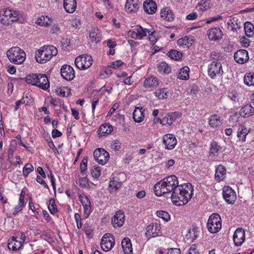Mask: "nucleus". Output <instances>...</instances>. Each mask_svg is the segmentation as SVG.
Returning a JSON list of instances; mask_svg holds the SVG:
<instances>
[{
  "label": "nucleus",
  "mask_w": 254,
  "mask_h": 254,
  "mask_svg": "<svg viewBox=\"0 0 254 254\" xmlns=\"http://www.w3.org/2000/svg\"><path fill=\"white\" fill-rule=\"evenodd\" d=\"M193 191V187L190 183L180 185L171 194L172 202L178 206L187 204L192 197Z\"/></svg>",
  "instance_id": "obj_1"
},
{
  "label": "nucleus",
  "mask_w": 254,
  "mask_h": 254,
  "mask_svg": "<svg viewBox=\"0 0 254 254\" xmlns=\"http://www.w3.org/2000/svg\"><path fill=\"white\" fill-rule=\"evenodd\" d=\"M179 186L177 177L171 175L155 184L154 191L156 195L159 196L170 192L172 193Z\"/></svg>",
  "instance_id": "obj_2"
},
{
  "label": "nucleus",
  "mask_w": 254,
  "mask_h": 254,
  "mask_svg": "<svg viewBox=\"0 0 254 254\" xmlns=\"http://www.w3.org/2000/svg\"><path fill=\"white\" fill-rule=\"evenodd\" d=\"M57 53L58 50L54 46L45 45L35 52V58L37 62L44 64Z\"/></svg>",
  "instance_id": "obj_3"
},
{
  "label": "nucleus",
  "mask_w": 254,
  "mask_h": 254,
  "mask_svg": "<svg viewBox=\"0 0 254 254\" xmlns=\"http://www.w3.org/2000/svg\"><path fill=\"white\" fill-rule=\"evenodd\" d=\"M25 81L27 83L36 86L43 90H47L50 87V82L45 74H29L26 77Z\"/></svg>",
  "instance_id": "obj_4"
},
{
  "label": "nucleus",
  "mask_w": 254,
  "mask_h": 254,
  "mask_svg": "<svg viewBox=\"0 0 254 254\" xmlns=\"http://www.w3.org/2000/svg\"><path fill=\"white\" fill-rule=\"evenodd\" d=\"M9 61L16 64L23 63L26 59V54L24 51L18 47H13L6 52Z\"/></svg>",
  "instance_id": "obj_5"
},
{
  "label": "nucleus",
  "mask_w": 254,
  "mask_h": 254,
  "mask_svg": "<svg viewBox=\"0 0 254 254\" xmlns=\"http://www.w3.org/2000/svg\"><path fill=\"white\" fill-rule=\"evenodd\" d=\"M207 228L211 233H216L221 228V219L218 214L213 213L209 217L207 222Z\"/></svg>",
  "instance_id": "obj_6"
},
{
  "label": "nucleus",
  "mask_w": 254,
  "mask_h": 254,
  "mask_svg": "<svg viewBox=\"0 0 254 254\" xmlns=\"http://www.w3.org/2000/svg\"><path fill=\"white\" fill-rule=\"evenodd\" d=\"M92 61V58L90 55H82L75 58L74 63L77 68L84 70L91 66Z\"/></svg>",
  "instance_id": "obj_7"
},
{
  "label": "nucleus",
  "mask_w": 254,
  "mask_h": 254,
  "mask_svg": "<svg viewBox=\"0 0 254 254\" xmlns=\"http://www.w3.org/2000/svg\"><path fill=\"white\" fill-rule=\"evenodd\" d=\"M25 235L21 232L18 234L16 237H13L11 241L8 242L7 247L9 250L16 251L19 250L25 241Z\"/></svg>",
  "instance_id": "obj_8"
},
{
  "label": "nucleus",
  "mask_w": 254,
  "mask_h": 254,
  "mask_svg": "<svg viewBox=\"0 0 254 254\" xmlns=\"http://www.w3.org/2000/svg\"><path fill=\"white\" fill-rule=\"evenodd\" d=\"M93 155L95 160L101 165L105 164L110 157L109 153L103 148L96 149Z\"/></svg>",
  "instance_id": "obj_9"
},
{
  "label": "nucleus",
  "mask_w": 254,
  "mask_h": 254,
  "mask_svg": "<svg viewBox=\"0 0 254 254\" xmlns=\"http://www.w3.org/2000/svg\"><path fill=\"white\" fill-rule=\"evenodd\" d=\"M254 114V108L251 104H247L244 106L239 111V113H235L231 118L232 119H236L237 122L238 121L239 116L244 118H249Z\"/></svg>",
  "instance_id": "obj_10"
},
{
  "label": "nucleus",
  "mask_w": 254,
  "mask_h": 254,
  "mask_svg": "<svg viewBox=\"0 0 254 254\" xmlns=\"http://www.w3.org/2000/svg\"><path fill=\"white\" fill-rule=\"evenodd\" d=\"M208 73L211 78H215L217 74L222 75L223 71L221 63L215 62L211 63L208 66Z\"/></svg>",
  "instance_id": "obj_11"
},
{
  "label": "nucleus",
  "mask_w": 254,
  "mask_h": 254,
  "mask_svg": "<svg viewBox=\"0 0 254 254\" xmlns=\"http://www.w3.org/2000/svg\"><path fill=\"white\" fill-rule=\"evenodd\" d=\"M61 74L62 77L67 81H71L75 77L73 68L68 64H64L62 66Z\"/></svg>",
  "instance_id": "obj_12"
},
{
  "label": "nucleus",
  "mask_w": 254,
  "mask_h": 254,
  "mask_svg": "<svg viewBox=\"0 0 254 254\" xmlns=\"http://www.w3.org/2000/svg\"><path fill=\"white\" fill-rule=\"evenodd\" d=\"M223 196L225 201L229 204H233L236 199L234 190L230 187L225 186L223 190Z\"/></svg>",
  "instance_id": "obj_13"
},
{
  "label": "nucleus",
  "mask_w": 254,
  "mask_h": 254,
  "mask_svg": "<svg viewBox=\"0 0 254 254\" xmlns=\"http://www.w3.org/2000/svg\"><path fill=\"white\" fill-rule=\"evenodd\" d=\"M234 58L237 63L243 64L249 60L248 52L244 49L238 50L235 53Z\"/></svg>",
  "instance_id": "obj_14"
},
{
  "label": "nucleus",
  "mask_w": 254,
  "mask_h": 254,
  "mask_svg": "<svg viewBox=\"0 0 254 254\" xmlns=\"http://www.w3.org/2000/svg\"><path fill=\"white\" fill-rule=\"evenodd\" d=\"M160 228L157 224L149 225L146 228V237L149 239L158 236L161 233Z\"/></svg>",
  "instance_id": "obj_15"
},
{
  "label": "nucleus",
  "mask_w": 254,
  "mask_h": 254,
  "mask_svg": "<svg viewBox=\"0 0 254 254\" xmlns=\"http://www.w3.org/2000/svg\"><path fill=\"white\" fill-rule=\"evenodd\" d=\"M245 233L244 230L241 228H237L233 235V241L237 246H241L245 241Z\"/></svg>",
  "instance_id": "obj_16"
},
{
  "label": "nucleus",
  "mask_w": 254,
  "mask_h": 254,
  "mask_svg": "<svg viewBox=\"0 0 254 254\" xmlns=\"http://www.w3.org/2000/svg\"><path fill=\"white\" fill-rule=\"evenodd\" d=\"M125 215L122 210L117 211L112 218V223L114 227H121L125 222Z\"/></svg>",
  "instance_id": "obj_17"
},
{
  "label": "nucleus",
  "mask_w": 254,
  "mask_h": 254,
  "mask_svg": "<svg viewBox=\"0 0 254 254\" xmlns=\"http://www.w3.org/2000/svg\"><path fill=\"white\" fill-rule=\"evenodd\" d=\"M163 142L167 149H173L177 144L176 137L172 134H166L163 136Z\"/></svg>",
  "instance_id": "obj_18"
},
{
  "label": "nucleus",
  "mask_w": 254,
  "mask_h": 254,
  "mask_svg": "<svg viewBox=\"0 0 254 254\" xmlns=\"http://www.w3.org/2000/svg\"><path fill=\"white\" fill-rule=\"evenodd\" d=\"M12 10L11 9H6L0 12V21L3 24L10 25L12 24L11 20Z\"/></svg>",
  "instance_id": "obj_19"
},
{
  "label": "nucleus",
  "mask_w": 254,
  "mask_h": 254,
  "mask_svg": "<svg viewBox=\"0 0 254 254\" xmlns=\"http://www.w3.org/2000/svg\"><path fill=\"white\" fill-rule=\"evenodd\" d=\"M115 244L114 237H111L110 239L102 237L101 240L100 245L102 249L105 252H108L112 249Z\"/></svg>",
  "instance_id": "obj_20"
},
{
  "label": "nucleus",
  "mask_w": 254,
  "mask_h": 254,
  "mask_svg": "<svg viewBox=\"0 0 254 254\" xmlns=\"http://www.w3.org/2000/svg\"><path fill=\"white\" fill-rule=\"evenodd\" d=\"M143 9L149 14H154L157 10V4L153 0H146L143 2Z\"/></svg>",
  "instance_id": "obj_21"
},
{
  "label": "nucleus",
  "mask_w": 254,
  "mask_h": 254,
  "mask_svg": "<svg viewBox=\"0 0 254 254\" xmlns=\"http://www.w3.org/2000/svg\"><path fill=\"white\" fill-rule=\"evenodd\" d=\"M160 16L163 20L169 22L173 21L175 18L173 12L168 7H164L161 9Z\"/></svg>",
  "instance_id": "obj_22"
},
{
  "label": "nucleus",
  "mask_w": 254,
  "mask_h": 254,
  "mask_svg": "<svg viewBox=\"0 0 254 254\" xmlns=\"http://www.w3.org/2000/svg\"><path fill=\"white\" fill-rule=\"evenodd\" d=\"M138 0H127L125 4V9L130 13H135L139 8Z\"/></svg>",
  "instance_id": "obj_23"
},
{
  "label": "nucleus",
  "mask_w": 254,
  "mask_h": 254,
  "mask_svg": "<svg viewBox=\"0 0 254 254\" xmlns=\"http://www.w3.org/2000/svg\"><path fill=\"white\" fill-rule=\"evenodd\" d=\"M181 114L179 112H174L170 114H168L163 118V126L168 125L170 126L177 119L179 118Z\"/></svg>",
  "instance_id": "obj_24"
},
{
  "label": "nucleus",
  "mask_w": 254,
  "mask_h": 254,
  "mask_svg": "<svg viewBox=\"0 0 254 254\" xmlns=\"http://www.w3.org/2000/svg\"><path fill=\"white\" fill-rule=\"evenodd\" d=\"M77 6L76 0H64V8L66 12L72 13Z\"/></svg>",
  "instance_id": "obj_25"
},
{
  "label": "nucleus",
  "mask_w": 254,
  "mask_h": 254,
  "mask_svg": "<svg viewBox=\"0 0 254 254\" xmlns=\"http://www.w3.org/2000/svg\"><path fill=\"white\" fill-rule=\"evenodd\" d=\"M222 33L218 28H213L208 32V36L210 40H218L222 38Z\"/></svg>",
  "instance_id": "obj_26"
},
{
  "label": "nucleus",
  "mask_w": 254,
  "mask_h": 254,
  "mask_svg": "<svg viewBox=\"0 0 254 254\" xmlns=\"http://www.w3.org/2000/svg\"><path fill=\"white\" fill-rule=\"evenodd\" d=\"M25 195V191L23 190H22V191H21V193L20 194L18 204L15 207V208H14V210L12 212V214L13 215H15L18 212L21 211L23 209V208L25 205V203H24Z\"/></svg>",
  "instance_id": "obj_27"
},
{
  "label": "nucleus",
  "mask_w": 254,
  "mask_h": 254,
  "mask_svg": "<svg viewBox=\"0 0 254 254\" xmlns=\"http://www.w3.org/2000/svg\"><path fill=\"white\" fill-rule=\"evenodd\" d=\"M144 109L143 108H135L133 113L132 117L136 123H141L144 118L143 112Z\"/></svg>",
  "instance_id": "obj_28"
},
{
  "label": "nucleus",
  "mask_w": 254,
  "mask_h": 254,
  "mask_svg": "<svg viewBox=\"0 0 254 254\" xmlns=\"http://www.w3.org/2000/svg\"><path fill=\"white\" fill-rule=\"evenodd\" d=\"M226 177V169L225 168L220 165H219L215 171V179L218 181L220 182L223 180Z\"/></svg>",
  "instance_id": "obj_29"
},
{
  "label": "nucleus",
  "mask_w": 254,
  "mask_h": 254,
  "mask_svg": "<svg viewBox=\"0 0 254 254\" xmlns=\"http://www.w3.org/2000/svg\"><path fill=\"white\" fill-rule=\"evenodd\" d=\"M122 246L125 254H132V245L129 238H125L122 240Z\"/></svg>",
  "instance_id": "obj_30"
},
{
  "label": "nucleus",
  "mask_w": 254,
  "mask_h": 254,
  "mask_svg": "<svg viewBox=\"0 0 254 254\" xmlns=\"http://www.w3.org/2000/svg\"><path fill=\"white\" fill-rule=\"evenodd\" d=\"M89 37L92 42L98 43L101 40V35L98 27H94L90 32Z\"/></svg>",
  "instance_id": "obj_31"
},
{
  "label": "nucleus",
  "mask_w": 254,
  "mask_h": 254,
  "mask_svg": "<svg viewBox=\"0 0 254 254\" xmlns=\"http://www.w3.org/2000/svg\"><path fill=\"white\" fill-rule=\"evenodd\" d=\"M79 198L80 201L84 207V213L88 215L90 213L91 209V203L89 198L87 196L84 195L83 196L80 195Z\"/></svg>",
  "instance_id": "obj_32"
},
{
  "label": "nucleus",
  "mask_w": 254,
  "mask_h": 254,
  "mask_svg": "<svg viewBox=\"0 0 254 254\" xmlns=\"http://www.w3.org/2000/svg\"><path fill=\"white\" fill-rule=\"evenodd\" d=\"M113 130L112 126L105 124L102 125L98 129V134L99 136H105L110 134Z\"/></svg>",
  "instance_id": "obj_33"
},
{
  "label": "nucleus",
  "mask_w": 254,
  "mask_h": 254,
  "mask_svg": "<svg viewBox=\"0 0 254 254\" xmlns=\"http://www.w3.org/2000/svg\"><path fill=\"white\" fill-rule=\"evenodd\" d=\"M122 186V183L118 177H114L110 181L109 188L112 190H116Z\"/></svg>",
  "instance_id": "obj_34"
},
{
  "label": "nucleus",
  "mask_w": 254,
  "mask_h": 254,
  "mask_svg": "<svg viewBox=\"0 0 254 254\" xmlns=\"http://www.w3.org/2000/svg\"><path fill=\"white\" fill-rule=\"evenodd\" d=\"M158 70L162 74H169L171 71V68L170 65L164 62L160 63L158 66Z\"/></svg>",
  "instance_id": "obj_35"
},
{
  "label": "nucleus",
  "mask_w": 254,
  "mask_h": 254,
  "mask_svg": "<svg viewBox=\"0 0 254 254\" xmlns=\"http://www.w3.org/2000/svg\"><path fill=\"white\" fill-rule=\"evenodd\" d=\"M250 130L248 129L245 126H241L238 129L237 136L240 140L245 141L247 135L249 133Z\"/></svg>",
  "instance_id": "obj_36"
},
{
  "label": "nucleus",
  "mask_w": 254,
  "mask_h": 254,
  "mask_svg": "<svg viewBox=\"0 0 254 254\" xmlns=\"http://www.w3.org/2000/svg\"><path fill=\"white\" fill-rule=\"evenodd\" d=\"M244 29L246 35L249 37H253L254 36V26L250 22H246L244 25Z\"/></svg>",
  "instance_id": "obj_37"
},
{
  "label": "nucleus",
  "mask_w": 254,
  "mask_h": 254,
  "mask_svg": "<svg viewBox=\"0 0 254 254\" xmlns=\"http://www.w3.org/2000/svg\"><path fill=\"white\" fill-rule=\"evenodd\" d=\"M157 85V78L153 76H150L146 78L144 82V86L145 88H150Z\"/></svg>",
  "instance_id": "obj_38"
},
{
  "label": "nucleus",
  "mask_w": 254,
  "mask_h": 254,
  "mask_svg": "<svg viewBox=\"0 0 254 254\" xmlns=\"http://www.w3.org/2000/svg\"><path fill=\"white\" fill-rule=\"evenodd\" d=\"M167 56L171 59L178 61L181 60L183 55L181 52L172 49L168 52Z\"/></svg>",
  "instance_id": "obj_39"
},
{
  "label": "nucleus",
  "mask_w": 254,
  "mask_h": 254,
  "mask_svg": "<svg viewBox=\"0 0 254 254\" xmlns=\"http://www.w3.org/2000/svg\"><path fill=\"white\" fill-rule=\"evenodd\" d=\"M222 148L216 141H212L210 144V155H217L219 152L221 151Z\"/></svg>",
  "instance_id": "obj_40"
},
{
  "label": "nucleus",
  "mask_w": 254,
  "mask_h": 254,
  "mask_svg": "<svg viewBox=\"0 0 254 254\" xmlns=\"http://www.w3.org/2000/svg\"><path fill=\"white\" fill-rule=\"evenodd\" d=\"M209 125L212 127H216L221 124L220 118L217 114H214L209 118Z\"/></svg>",
  "instance_id": "obj_41"
},
{
  "label": "nucleus",
  "mask_w": 254,
  "mask_h": 254,
  "mask_svg": "<svg viewBox=\"0 0 254 254\" xmlns=\"http://www.w3.org/2000/svg\"><path fill=\"white\" fill-rule=\"evenodd\" d=\"M37 23L42 26H48L52 25V20L48 16H42L37 20Z\"/></svg>",
  "instance_id": "obj_42"
},
{
  "label": "nucleus",
  "mask_w": 254,
  "mask_h": 254,
  "mask_svg": "<svg viewBox=\"0 0 254 254\" xmlns=\"http://www.w3.org/2000/svg\"><path fill=\"white\" fill-rule=\"evenodd\" d=\"M190 68L188 66H184L181 68L178 74V78L180 79L187 80L189 78Z\"/></svg>",
  "instance_id": "obj_43"
},
{
  "label": "nucleus",
  "mask_w": 254,
  "mask_h": 254,
  "mask_svg": "<svg viewBox=\"0 0 254 254\" xmlns=\"http://www.w3.org/2000/svg\"><path fill=\"white\" fill-rule=\"evenodd\" d=\"M169 92L167 88H163L158 89L155 92V95L158 97L159 99H166L168 96Z\"/></svg>",
  "instance_id": "obj_44"
},
{
  "label": "nucleus",
  "mask_w": 254,
  "mask_h": 254,
  "mask_svg": "<svg viewBox=\"0 0 254 254\" xmlns=\"http://www.w3.org/2000/svg\"><path fill=\"white\" fill-rule=\"evenodd\" d=\"M244 81L248 86L254 85V73H247L244 76Z\"/></svg>",
  "instance_id": "obj_45"
},
{
  "label": "nucleus",
  "mask_w": 254,
  "mask_h": 254,
  "mask_svg": "<svg viewBox=\"0 0 254 254\" xmlns=\"http://www.w3.org/2000/svg\"><path fill=\"white\" fill-rule=\"evenodd\" d=\"M137 32V35L138 37V39L140 40L143 38V37L146 35L147 33H149L150 31L147 29H143L141 26H137L135 29Z\"/></svg>",
  "instance_id": "obj_46"
},
{
  "label": "nucleus",
  "mask_w": 254,
  "mask_h": 254,
  "mask_svg": "<svg viewBox=\"0 0 254 254\" xmlns=\"http://www.w3.org/2000/svg\"><path fill=\"white\" fill-rule=\"evenodd\" d=\"M48 209L52 214H55L58 211L55 203V200L54 198L50 199Z\"/></svg>",
  "instance_id": "obj_47"
},
{
  "label": "nucleus",
  "mask_w": 254,
  "mask_h": 254,
  "mask_svg": "<svg viewBox=\"0 0 254 254\" xmlns=\"http://www.w3.org/2000/svg\"><path fill=\"white\" fill-rule=\"evenodd\" d=\"M197 7L199 9L204 11L209 8V3L208 0H202L201 1L197 4Z\"/></svg>",
  "instance_id": "obj_48"
},
{
  "label": "nucleus",
  "mask_w": 254,
  "mask_h": 254,
  "mask_svg": "<svg viewBox=\"0 0 254 254\" xmlns=\"http://www.w3.org/2000/svg\"><path fill=\"white\" fill-rule=\"evenodd\" d=\"M157 215L158 217L162 218L163 220L168 221L170 219V216L169 214L165 211L163 210H159L157 211Z\"/></svg>",
  "instance_id": "obj_49"
},
{
  "label": "nucleus",
  "mask_w": 254,
  "mask_h": 254,
  "mask_svg": "<svg viewBox=\"0 0 254 254\" xmlns=\"http://www.w3.org/2000/svg\"><path fill=\"white\" fill-rule=\"evenodd\" d=\"M195 232V228H192V230H190L188 233L186 235V238L192 242L197 237V235L196 234Z\"/></svg>",
  "instance_id": "obj_50"
},
{
  "label": "nucleus",
  "mask_w": 254,
  "mask_h": 254,
  "mask_svg": "<svg viewBox=\"0 0 254 254\" xmlns=\"http://www.w3.org/2000/svg\"><path fill=\"white\" fill-rule=\"evenodd\" d=\"M91 174L95 179H98L101 175V169L100 167L94 166L91 170Z\"/></svg>",
  "instance_id": "obj_51"
},
{
  "label": "nucleus",
  "mask_w": 254,
  "mask_h": 254,
  "mask_svg": "<svg viewBox=\"0 0 254 254\" xmlns=\"http://www.w3.org/2000/svg\"><path fill=\"white\" fill-rule=\"evenodd\" d=\"M34 170L33 166L30 163H27L23 169V174L24 177H27L29 174Z\"/></svg>",
  "instance_id": "obj_52"
},
{
  "label": "nucleus",
  "mask_w": 254,
  "mask_h": 254,
  "mask_svg": "<svg viewBox=\"0 0 254 254\" xmlns=\"http://www.w3.org/2000/svg\"><path fill=\"white\" fill-rule=\"evenodd\" d=\"M189 38L187 36L181 38L178 40L177 43L179 46H186L189 47L191 45V43L188 41Z\"/></svg>",
  "instance_id": "obj_53"
},
{
  "label": "nucleus",
  "mask_w": 254,
  "mask_h": 254,
  "mask_svg": "<svg viewBox=\"0 0 254 254\" xmlns=\"http://www.w3.org/2000/svg\"><path fill=\"white\" fill-rule=\"evenodd\" d=\"M87 158H84L81 163H80V171H81V173H82V174L83 175V173L86 171L87 170Z\"/></svg>",
  "instance_id": "obj_54"
},
{
  "label": "nucleus",
  "mask_w": 254,
  "mask_h": 254,
  "mask_svg": "<svg viewBox=\"0 0 254 254\" xmlns=\"http://www.w3.org/2000/svg\"><path fill=\"white\" fill-rule=\"evenodd\" d=\"M88 179L86 177L79 179L78 184L80 187L82 188H86L88 185Z\"/></svg>",
  "instance_id": "obj_55"
},
{
  "label": "nucleus",
  "mask_w": 254,
  "mask_h": 254,
  "mask_svg": "<svg viewBox=\"0 0 254 254\" xmlns=\"http://www.w3.org/2000/svg\"><path fill=\"white\" fill-rule=\"evenodd\" d=\"M148 39L150 41L151 44L154 45L157 40L156 38V32L155 31L151 32L149 35Z\"/></svg>",
  "instance_id": "obj_56"
},
{
  "label": "nucleus",
  "mask_w": 254,
  "mask_h": 254,
  "mask_svg": "<svg viewBox=\"0 0 254 254\" xmlns=\"http://www.w3.org/2000/svg\"><path fill=\"white\" fill-rule=\"evenodd\" d=\"M198 91V88L197 85H193L191 86L189 92V94L190 96H193L195 95Z\"/></svg>",
  "instance_id": "obj_57"
},
{
  "label": "nucleus",
  "mask_w": 254,
  "mask_h": 254,
  "mask_svg": "<svg viewBox=\"0 0 254 254\" xmlns=\"http://www.w3.org/2000/svg\"><path fill=\"white\" fill-rule=\"evenodd\" d=\"M187 254H199L196 246L194 245L191 246L187 251Z\"/></svg>",
  "instance_id": "obj_58"
},
{
  "label": "nucleus",
  "mask_w": 254,
  "mask_h": 254,
  "mask_svg": "<svg viewBox=\"0 0 254 254\" xmlns=\"http://www.w3.org/2000/svg\"><path fill=\"white\" fill-rule=\"evenodd\" d=\"M240 41V42L243 47H248L250 46V41L249 39L245 37L241 38Z\"/></svg>",
  "instance_id": "obj_59"
},
{
  "label": "nucleus",
  "mask_w": 254,
  "mask_h": 254,
  "mask_svg": "<svg viewBox=\"0 0 254 254\" xmlns=\"http://www.w3.org/2000/svg\"><path fill=\"white\" fill-rule=\"evenodd\" d=\"M123 64V62H122L121 60H118V61H116L115 62L112 63L110 64V67L111 68L116 69V68H119Z\"/></svg>",
  "instance_id": "obj_60"
},
{
  "label": "nucleus",
  "mask_w": 254,
  "mask_h": 254,
  "mask_svg": "<svg viewBox=\"0 0 254 254\" xmlns=\"http://www.w3.org/2000/svg\"><path fill=\"white\" fill-rule=\"evenodd\" d=\"M111 148L115 150H119L121 148V143L117 140H114L111 145Z\"/></svg>",
  "instance_id": "obj_61"
},
{
  "label": "nucleus",
  "mask_w": 254,
  "mask_h": 254,
  "mask_svg": "<svg viewBox=\"0 0 254 254\" xmlns=\"http://www.w3.org/2000/svg\"><path fill=\"white\" fill-rule=\"evenodd\" d=\"M12 15H11V20H12V23L13 22L16 21L19 19V14L18 12L16 11H12Z\"/></svg>",
  "instance_id": "obj_62"
},
{
  "label": "nucleus",
  "mask_w": 254,
  "mask_h": 254,
  "mask_svg": "<svg viewBox=\"0 0 254 254\" xmlns=\"http://www.w3.org/2000/svg\"><path fill=\"white\" fill-rule=\"evenodd\" d=\"M167 254H181V250L178 248H171L169 249Z\"/></svg>",
  "instance_id": "obj_63"
},
{
  "label": "nucleus",
  "mask_w": 254,
  "mask_h": 254,
  "mask_svg": "<svg viewBox=\"0 0 254 254\" xmlns=\"http://www.w3.org/2000/svg\"><path fill=\"white\" fill-rule=\"evenodd\" d=\"M52 135L53 138H57L61 136L62 135V133L59 130L54 129L52 130Z\"/></svg>",
  "instance_id": "obj_64"
}]
</instances>
